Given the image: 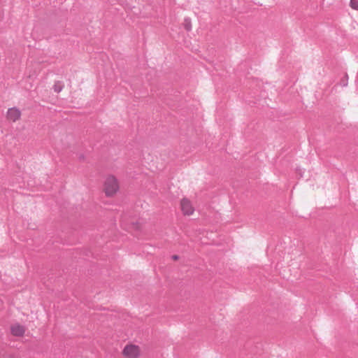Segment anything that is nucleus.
I'll list each match as a JSON object with an SVG mask.
<instances>
[{
	"mask_svg": "<svg viewBox=\"0 0 358 358\" xmlns=\"http://www.w3.org/2000/svg\"><path fill=\"white\" fill-rule=\"evenodd\" d=\"M101 189L106 197H115L120 190L119 179L113 174H108L103 180Z\"/></svg>",
	"mask_w": 358,
	"mask_h": 358,
	"instance_id": "f257e3e1",
	"label": "nucleus"
},
{
	"mask_svg": "<svg viewBox=\"0 0 358 358\" xmlns=\"http://www.w3.org/2000/svg\"><path fill=\"white\" fill-rule=\"evenodd\" d=\"M142 354L141 347L134 343H127L122 351L124 358H140Z\"/></svg>",
	"mask_w": 358,
	"mask_h": 358,
	"instance_id": "f03ea898",
	"label": "nucleus"
},
{
	"mask_svg": "<svg viewBox=\"0 0 358 358\" xmlns=\"http://www.w3.org/2000/svg\"><path fill=\"white\" fill-rule=\"evenodd\" d=\"M180 208L184 216H192L195 212V208L192 201L187 197H183L180 199Z\"/></svg>",
	"mask_w": 358,
	"mask_h": 358,
	"instance_id": "7ed1b4c3",
	"label": "nucleus"
},
{
	"mask_svg": "<svg viewBox=\"0 0 358 358\" xmlns=\"http://www.w3.org/2000/svg\"><path fill=\"white\" fill-rule=\"evenodd\" d=\"M21 117V111L15 108H10L7 110L6 119L12 122L19 120Z\"/></svg>",
	"mask_w": 358,
	"mask_h": 358,
	"instance_id": "20e7f679",
	"label": "nucleus"
},
{
	"mask_svg": "<svg viewBox=\"0 0 358 358\" xmlns=\"http://www.w3.org/2000/svg\"><path fill=\"white\" fill-rule=\"evenodd\" d=\"M25 331V327L19 323H15L10 326V332L14 336H23Z\"/></svg>",
	"mask_w": 358,
	"mask_h": 358,
	"instance_id": "39448f33",
	"label": "nucleus"
},
{
	"mask_svg": "<svg viewBox=\"0 0 358 358\" xmlns=\"http://www.w3.org/2000/svg\"><path fill=\"white\" fill-rule=\"evenodd\" d=\"M64 87V85L61 82H57L54 85L53 89L55 92H60Z\"/></svg>",
	"mask_w": 358,
	"mask_h": 358,
	"instance_id": "423d86ee",
	"label": "nucleus"
},
{
	"mask_svg": "<svg viewBox=\"0 0 358 358\" xmlns=\"http://www.w3.org/2000/svg\"><path fill=\"white\" fill-rule=\"evenodd\" d=\"M350 6L352 9L358 10V0H350Z\"/></svg>",
	"mask_w": 358,
	"mask_h": 358,
	"instance_id": "0eeeda50",
	"label": "nucleus"
}]
</instances>
